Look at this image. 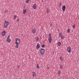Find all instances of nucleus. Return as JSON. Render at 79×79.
I'll use <instances>...</instances> for the list:
<instances>
[{"instance_id": "obj_1", "label": "nucleus", "mask_w": 79, "mask_h": 79, "mask_svg": "<svg viewBox=\"0 0 79 79\" xmlns=\"http://www.w3.org/2000/svg\"><path fill=\"white\" fill-rule=\"evenodd\" d=\"M15 39L16 40L15 42V44H16L15 46V47L18 48L19 47V43H20V40L19 39V38H16Z\"/></svg>"}, {"instance_id": "obj_2", "label": "nucleus", "mask_w": 79, "mask_h": 79, "mask_svg": "<svg viewBox=\"0 0 79 79\" xmlns=\"http://www.w3.org/2000/svg\"><path fill=\"white\" fill-rule=\"evenodd\" d=\"M40 53L41 54V55H44V53H45V49L43 48H40Z\"/></svg>"}, {"instance_id": "obj_3", "label": "nucleus", "mask_w": 79, "mask_h": 79, "mask_svg": "<svg viewBox=\"0 0 79 79\" xmlns=\"http://www.w3.org/2000/svg\"><path fill=\"white\" fill-rule=\"evenodd\" d=\"M9 24V22L8 21H5L4 23V27L6 28L8 27V26Z\"/></svg>"}, {"instance_id": "obj_4", "label": "nucleus", "mask_w": 79, "mask_h": 79, "mask_svg": "<svg viewBox=\"0 0 79 79\" xmlns=\"http://www.w3.org/2000/svg\"><path fill=\"white\" fill-rule=\"evenodd\" d=\"M67 51L69 53H71V48L70 47H69L67 48Z\"/></svg>"}, {"instance_id": "obj_5", "label": "nucleus", "mask_w": 79, "mask_h": 79, "mask_svg": "<svg viewBox=\"0 0 79 79\" xmlns=\"http://www.w3.org/2000/svg\"><path fill=\"white\" fill-rule=\"evenodd\" d=\"M62 9L64 11H65V10H66V6L65 5H64L62 7Z\"/></svg>"}, {"instance_id": "obj_6", "label": "nucleus", "mask_w": 79, "mask_h": 79, "mask_svg": "<svg viewBox=\"0 0 79 79\" xmlns=\"http://www.w3.org/2000/svg\"><path fill=\"white\" fill-rule=\"evenodd\" d=\"M37 7V4H35L33 6V8L34 9H36Z\"/></svg>"}, {"instance_id": "obj_7", "label": "nucleus", "mask_w": 79, "mask_h": 79, "mask_svg": "<svg viewBox=\"0 0 79 79\" xmlns=\"http://www.w3.org/2000/svg\"><path fill=\"white\" fill-rule=\"evenodd\" d=\"M36 48L37 49H39V48H40V44H39V43H38V44L36 45Z\"/></svg>"}, {"instance_id": "obj_8", "label": "nucleus", "mask_w": 79, "mask_h": 79, "mask_svg": "<svg viewBox=\"0 0 79 79\" xmlns=\"http://www.w3.org/2000/svg\"><path fill=\"white\" fill-rule=\"evenodd\" d=\"M5 34H6V31H4L2 32V35L3 36H4Z\"/></svg>"}, {"instance_id": "obj_9", "label": "nucleus", "mask_w": 79, "mask_h": 79, "mask_svg": "<svg viewBox=\"0 0 79 79\" xmlns=\"http://www.w3.org/2000/svg\"><path fill=\"white\" fill-rule=\"evenodd\" d=\"M36 32V30H35V29H33L32 30V33L33 34H34L35 32Z\"/></svg>"}, {"instance_id": "obj_10", "label": "nucleus", "mask_w": 79, "mask_h": 79, "mask_svg": "<svg viewBox=\"0 0 79 79\" xmlns=\"http://www.w3.org/2000/svg\"><path fill=\"white\" fill-rule=\"evenodd\" d=\"M27 11V10H26V9L23 10V14H25L26 13Z\"/></svg>"}, {"instance_id": "obj_11", "label": "nucleus", "mask_w": 79, "mask_h": 79, "mask_svg": "<svg viewBox=\"0 0 79 79\" xmlns=\"http://www.w3.org/2000/svg\"><path fill=\"white\" fill-rule=\"evenodd\" d=\"M32 73H33V77L35 76V74H36V73H35L34 72H33Z\"/></svg>"}, {"instance_id": "obj_12", "label": "nucleus", "mask_w": 79, "mask_h": 79, "mask_svg": "<svg viewBox=\"0 0 79 79\" xmlns=\"http://www.w3.org/2000/svg\"><path fill=\"white\" fill-rule=\"evenodd\" d=\"M61 45V42H59L57 43V45L58 46H60Z\"/></svg>"}, {"instance_id": "obj_13", "label": "nucleus", "mask_w": 79, "mask_h": 79, "mask_svg": "<svg viewBox=\"0 0 79 79\" xmlns=\"http://www.w3.org/2000/svg\"><path fill=\"white\" fill-rule=\"evenodd\" d=\"M52 40V38H49V42H51Z\"/></svg>"}, {"instance_id": "obj_14", "label": "nucleus", "mask_w": 79, "mask_h": 79, "mask_svg": "<svg viewBox=\"0 0 79 79\" xmlns=\"http://www.w3.org/2000/svg\"><path fill=\"white\" fill-rule=\"evenodd\" d=\"M7 41L8 42H10V41H11V40L10 39H7Z\"/></svg>"}, {"instance_id": "obj_15", "label": "nucleus", "mask_w": 79, "mask_h": 79, "mask_svg": "<svg viewBox=\"0 0 79 79\" xmlns=\"http://www.w3.org/2000/svg\"><path fill=\"white\" fill-rule=\"evenodd\" d=\"M62 36V34H61V33H59V37H61Z\"/></svg>"}, {"instance_id": "obj_16", "label": "nucleus", "mask_w": 79, "mask_h": 79, "mask_svg": "<svg viewBox=\"0 0 79 79\" xmlns=\"http://www.w3.org/2000/svg\"><path fill=\"white\" fill-rule=\"evenodd\" d=\"M37 66H36V68L37 69H39V65L38 64H37Z\"/></svg>"}, {"instance_id": "obj_17", "label": "nucleus", "mask_w": 79, "mask_h": 79, "mask_svg": "<svg viewBox=\"0 0 79 79\" xmlns=\"http://www.w3.org/2000/svg\"><path fill=\"white\" fill-rule=\"evenodd\" d=\"M41 47H42V48H45V44H43L42 45Z\"/></svg>"}, {"instance_id": "obj_18", "label": "nucleus", "mask_w": 79, "mask_h": 79, "mask_svg": "<svg viewBox=\"0 0 79 79\" xmlns=\"http://www.w3.org/2000/svg\"><path fill=\"white\" fill-rule=\"evenodd\" d=\"M61 73V71L59 70L58 71V74H59V75H60V73Z\"/></svg>"}, {"instance_id": "obj_19", "label": "nucleus", "mask_w": 79, "mask_h": 79, "mask_svg": "<svg viewBox=\"0 0 79 79\" xmlns=\"http://www.w3.org/2000/svg\"><path fill=\"white\" fill-rule=\"evenodd\" d=\"M16 15H15L14 17V20L15 19H16Z\"/></svg>"}, {"instance_id": "obj_20", "label": "nucleus", "mask_w": 79, "mask_h": 79, "mask_svg": "<svg viewBox=\"0 0 79 79\" xmlns=\"http://www.w3.org/2000/svg\"><path fill=\"white\" fill-rule=\"evenodd\" d=\"M47 12L48 14V13H49V10H48V9H47Z\"/></svg>"}, {"instance_id": "obj_21", "label": "nucleus", "mask_w": 79, "mask_h": 79, "mask_svg": "<svg viewBox=\"0 0 79 79\" xmlns=\"http://www.w3.org/2000/svg\"><path fill=\"white\" fill-rule=\"evenodd\" d=\"M69 31H70V29H68L67 30V32H68V33H69Z\"/></svg>"}, {"instance_id": "obj_22", "label": "nucleus", "mask_w": 79, "mask_h": 79, "mask_svg": "<svg viewBox=\"0 0 79 79\" xmlns=\"http://www.w3.org/2000/svg\"><path fill=\"white\" fill-rule=\"evenodd\" d=\"M29 0H26V3H29Z\"/></svg>"}, {"instance_id": "obj_23", "label": "nucleus", "mask_w": 79, "mask_h": 79, "mask_svg": "<svg viewBox=\"0 0 79 79\" xmlns=\"http://www.w3.org/2000/svg\"><path fill=\"white\" fill-rule=\"evenodd\" d=\"M63 68V65H60V68H61V69H62V68Z\"/></svg>"}, {"instance_id": "obj_24", "label": "nucleus", "mask_w": 79, "mask_h": 79, "mask_svg": "<svg viewBox=\"0 0 79 79\" xmlns=\"http://www.w3.org/2000/svg\"><path fill=\"white\" fill-rule=\"evenodd\" d=\"M61 39H64V36H61Z\"/></svg>"}, {"instance_id": "obj_25", "label": "nucleus", "mask_w": 79, "mask_h": 79, "mask_svg": "<svg viewBox=\"0 0 79 79\" xmlns=\"http://www.w3.org/2000/svg\"><path fill=\"white\" fill-rule=\"evenodd\" d=\"M38 40H39V37H37V38L36 39V41H38Z\"/></svg>"}, {"instance_id": "obj_26", "label": "nucleus", "mask_w": 79, "mask_h": 79, "mask_svg": "<svg viewBox=\"0 0 79 79\" xmlns=\"http://www.w3.org/2000/svg\"><path fill=\"white\" fill-rule=\"evenodd\" d=\"M51 35H52V34H50L49 35V38H52V37H51Z\"/></svg>"}, {"instance_id": "obj_27", "label": "nucleus", "mask_w": 79, "mask_h": 79, "mask_svg": "<svg viewBox=\"0 0 79 79\" xmlns=\"http://www.w3.org/2000/svg\"><path fill=\"white\" fill-rule=\"evenodd\" d=\"M47 70H48V69H50V68H49V67L48 66L47 67Z\"/></svg>"}, {"instance_id": "obj_28", "label": "nucleus", "mask_w": 79, "mask_h": 79, "mask_svg": "<svg viewBox=\"0 0 79 79\" xmlns=\"http://www.w3.org/2000/svg\"><path fill=\"white\" fill-rule=\"evenodd\" d=\"M59 6H60H60H61V3H60L59 5Z\"/></svg>"}, {"instance_id": "obj_29", "label": "nucleus", "mask_w": 79, "mask_h": 79, "mask_svg": "<svg viewBox=\"0 0 79 79\" xmlns=\"http://www.w3.org/2000/svg\"><path fill=\"white\" fill-rule=\"evenodd\" d=\"M73 29H74V28H75V25L74 24L73 26Z\"/></svg>"}, {"instance_id": "obj_30", "label": "nucleus", "mask_w": 79, "mask_h": 79, "mask_svg": "<svg viewBox=\"0 0 79 79\" xmlns=\"http://www.w3.org/2000/svg\"><path fill=\"white\" fill-rule=\"evenodd\" d=\"M60 59L61 60V61H63V58L62 57H60Z\"/></svg>"}, {"instance_id": "obj_31", "label": "nucleus", "mask_w": 79, "mask_h": 79, "mask_svg": "<svg viewBox=\"0 0 79 79\" xmlns=\"http://www.w3.org/2000/svg\"><path fill=\"white\" fill-rule=\"evenodd\" d=\"M10 35H9L8 36L7 39H9V38H10Z\"/></svg>"}, {"instance_id": "obj_32", "label": "nucleus", "mask_w": 79, "mask_h": 79, "mask_svg": "<svg viewBox=\"0 0 79 79\" xmlns=\"http://www.w3.org/2000/svg\"><path fill=\"white\" fill-rule=\"evenodd\" d=\"M19 19H18L17 20V22H19Z\"/></svg>"}, {"instance_id": "obj_33", "label": "nucleus", "mask_w": 79, "mask_h": 79, "mask_svg": "<svg viewBox=\"0 0 79 79\" xmlns=\"http://www.w3.org/2000/svg\"><path fill=\"white\" fill-rule=\"evenodd\" d=\"M50 26H51V27H52V24H50Z\"/></svg>"}, {"instance_id": "obj_34", "label": "nucleus", "mask_w": 79, "mask_h": 79, "mask_svg": "<svg viewBox=\"0 0 79 79\" xmlns=\"http://www.w3.org/2000/svg\"><path fill=\"white\" fill-rule=\"evenodd\" d=\"M17 68H19V65H18V67H17Z\"/></svg>"}, {"instance_id": "obj_35", "label": "nucleus", "mask_w": 79, "mask_h": 79, "mask_svg": "<svg viewBox=\"0 0 79 79\" xmlns=\"http://www.w3.org/2000/svg\"><path fill=\"white\" fill-rule=\"evenodd\" d=\"M6 12H7V10H6V11H5V13H6Z\"/></svg>"}, {"instance_id": "obj_36", "label": "nucleus", "mask_w": 79, "mask_h": 79, "mask_svg": "<svg viewBox=\"0 0 79 79\" xmlns=\"http://www.w3.org/2000/svg\"><path fill=\"white\" fill-rule=\"evenodd\" d=\"M52 54H53V55L54 54V51H53V52H52Z\"/></svg>"}, {"instance_id": "obj_37", "label": "nucleus", "mask_w": 79, "mask_h": 79, "mask_svg": "<svg viewBox=\"0 0 79 79\" xmlns=\"http://www.w3.org/2000/svg\"><path fill=\"white\" fill-rule=\"evenodd\" d=\"M26 8V6H23V8Z\"/></svg>"}, {"instance_id": "obj_38", "label": "nucleus", "mask_w": 79, "mask_h": 79, "mask_svg": "<svg viewBox=\"0 0 79 79\" xmlns=\"http://www.w3.org/2000/svg\"><path fill=\"white\" fill-rule=\"evenodd\" d=\"M57 31H59V29H58L57 30Z\"/></svg>"}, {"instance_id": "obj_39", "label": "nucleus", "mask_w": 79, "mask_h": 79, "mask_svg": "<svg viewBox=\"0 0 79 79\" xmlns=\"http://www.w3.org/2000/svg\"><path fill=\"white\" fill-rule=\"evenodd\" d=\"M23 35V34H22V35Z\"/></svg>"}, {"instance_id": "obj_40", "label": "nucleus", "mask_w": 79, "mask_h": 79, "mask_svg": "<svg viewBox=\"0 0 79 79\" xmlns=\"http://www.w3.org/2000/svg\"><path fill=\"white\" fill-rule=\"evenodd\" d=\"M19 41H17V42H18Z\"/></svg>"}]
</instances>
